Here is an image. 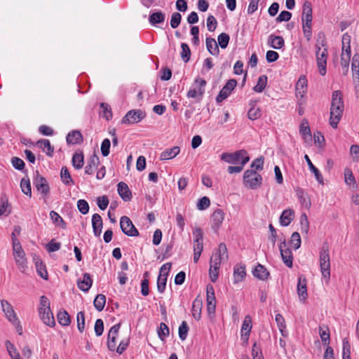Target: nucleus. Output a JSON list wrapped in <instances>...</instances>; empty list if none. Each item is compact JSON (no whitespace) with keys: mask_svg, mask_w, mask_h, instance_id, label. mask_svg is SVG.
I'll use <instances>...</instances> for the list:
<instances>
[{"mask_svg":"<svg viewBox=\"0 0 359 359\" xmlns=\"http://www.w3.org/2000/svg\"><path fill=\"white\" fill-rule=\"evenodd\" d=\"M106 303V297L102 294H99L94 299L93 304L98 311L103 310Z\"/></svg>","mask_w":359,"mask_h":359,"instance_id":"obj_46","label":"nucleus"},{"mask_svg":"<svg viewBox=\"0 0 359 359\" xmlns=\"http://www.w3.org/2000/svg\"><path fill=\"white\" fill-rule=\"evenodd\" d=\"M22 191L27 196H32V189L29 178H22L20 182Z\"/></svg>","mask_w":359,"mask_h":359,"instance_id":"obj_50","label":"nucleus"},{"mask_svg":"<svg viewBox=\"0 0 359 359\" xmlns=\"http://www.w3.org/2000/svg\"><path fill=\"white\" fill-rule=\"evenodd\" d=\"M168 276V273H159L157 280V290L160 293L164 292L165 290Z\"/></svg>","mask_w":359,"mask_h":359,"instance_id":"obj_44","label":"nucleus"},{"mask_svg":"<svg viewBox=\"0 0 359 359\" xmlns=\"http://www.w3.org/2000/svg\"><path fill=\"white\" fill-rule=\"evenodd\" d=\"M279 249L280 251V255L282 259L285 264L291 268L292 266L293 257L291 250L287 248V243L284 240L280 243L279 245Z\"/></svg>","mask_w":359,"mask_h":359,"instance_id":"obj_16","label":"nucleus"},{"mask_svg":"<svg viewBox=\"0 0 359 359\" xmlns=\"http://www.w3.org/2000/svg\"><path fill=\"white\" fill-rule=\"evenodd\" d=\"M320 266L322 276L325 278L330 279V260L329 255V247L324 243L320 252Z\"/></svg>","mask_w":359,"mask_h":359,"instance_id":"obj_5","label":"nucleus"},{"mask_svg":"<svg viewBox=\"0 0 359 359\" xmlns=\"http://www.w3.org/2000/svg\"><path fill=\"white\" fill-rule=\"evenodd\" d=\"M300 226L302 232L307 234L309 229V222L305 213L302 214L300 217Z\"/></svg>","mask_w":359,"mask_h":359,"instance_id":"obj_57","label":"nucleus"},{"mask_svg":"<svg viewBox=\"0 0 359 359\" xmlns=\"http://www.w3.org/2000/svg\"><path fill=\"white\" fill-rule=\"evenodd\" d=\"M252 274L254 276L257 278L259 280H266L270 273L267 271V269L262 264H259L252 271Z\"/></svg>","mask_w":359,"mask_h":359,"instance_id":"obj_31","label":"nucleus"},{"mask_svg":"<svg viewBox=\"0 0 359 359\" xmlns=\"http://www.w3.org/2000/svg\"><path fill=\"white\" fill-rule=\"evenodd\" d=\"M344 111V102L342 94L339 90H335L332 93L330 107V124L337 128Z\"/></svg>","mask_w":359,"mask_h":359,"instance_id":"obj_2","label":"nucleus"},{"mask_svg":"<svg viewBox=\"0 0 359 359\" xmlns=\"http://www.w3.org/2000/svg\"><path fill=\"white\" fill-rule=\"evenodd\" d=\"M290 243L293 245L294 250H297L301 246V238L298 232H294L291 236Z\"/></svg>","mask_w":359,"mask_h":359,"instance_id":"obj_61","label":"nucleus"},{"mask_svg":"<svg viewBox=\"0 0 359 359\" xmlns=\"http://www.w3.org/2000/svg\"><path fill=\"white\" fill-rule=\"evenodd\" d=\"M36 145L41 149L46 154L49 156H52L54 148L51 146L50 142L48 140H39L36 142Z\"/></svg>","mask_w":359,"mask_h":359,"instance_id":"obj_35","label":"nucleus"},{"mask_svg":"<svg viewBox=\"0 0 359 359\" xmlns=\"http://www.w3.org/2000/svg\"><path fill=\"white\" fill-rule=\"evenodd\" d=\"M296 194L302 205L304 206L306 208L311 207V203L309 198V196L302 188L298 187L296 189Z\"/></svg>","mask_w":359,"mask_h":359,"instance_id":"obj_33","label":"nucleus"},{"mask_svg":"<svg viewBox=\"0 0 359 359\" xmlns=\"http://www.w3.org/2000/svg\"><path fill=\"white\" fill-rule=\"evenodd\" d=\"M246 276L245 266L236 264L233 268V283H238L244 280Z\"/></svg>","mask_w":359,"mask_h":359,"instance_id":"obj_26","label":"nucleus"},{"mask_svg":"<svg viewBox=\"0 0 359 359\" xmlns=\"http://www.w3.org/2000/svg\"><path fill=\"white\" fill-rule=\"evenodd\" d=\"M84 163V156L83 152H76L72 156V165L76 170H79L83 168Z\"/></svg>","mask_w":359,"mask_h":359,"instance_id":"obj_39","label":"nucleus"},{"mask_svg":"<svg viewBox=\"0 0 359 359\" xmlns=\"http://www.w3.org/2000/svg\"><path fill=\"white\" fill-rule=\"evenodd\" d=\"M252 327L251 317L248 315L245 317L241 327V337L242 339L245 342H248L249 339Z\"/></svg>","mask_w":359,"mask_h":359,"instance_id":"obj_19","label":"nucleus"},{"mask_svg":"<svg viewBox=\"0 0 359 359\" xmlns=\"http://www.w3.org/2000/svg\"><path fill=\"white\" fill-rule=\"evenodd\" d=\"M189 327L186 321H182L179 327V337L181 340L184 341L187 339Z\"/></svg>","mask_w":359,"mask_h":359,"instance_id":"obj_54","label":"nucleus"},{"mask_svg":"<svg viewBox=\"0 0 359 359\" xmlns=\"http://www.w3.org/2000/svg\"><path fill=\"white\" fill-rule=\"evenodd\" d=\"M294 218V212L292 209L285 210L280 217V224L283 226H288Z\"/></svg>","mask_w":359,"mask_h":359,"instance_id":"obj_28","label":"nucleus"},{"mask_svg":"<svg viewBox=\"0 0 359 359\" xmlns=\"http://www.w3.org/2000/svg\"><path fill=\"white\" fill-rule=\"evenodd\" d=\"M230 37L226 33H222L218 36L217 40L219 46L222 48H226L229 44Z\"/></svg>","mask_w":359,"mask_h":359,"instance_id":"obj_59","label":"nucleus"},{"mask_svg":"<svg viewBox=\"0 0 359 359\" xmlns=\"http://www.w3.org/2000/svg\"><path fill=\"white\" fill-rule=\"evenodd\" d=\"M299 133L302 135L305 141L311 140V133L307 121L301 123L299 126Z\"/></svg>","mask_w":359,"mask_h":359,"instance_id":"obj_43","label":"nucleus"},{"mask_svg":"<svg viewBox=\"0 0 359 359\" xmlns=\"http://www.w3.org/2000/svg\"><path fill=\"white\" fill-rule=\"evenodd\" d=\"M77 327L80 332H83L85 329V313L84 311H80L77 313Z\"/></svg>","mask_w":359,"mask_h":359,"instance_id":"obj_58","label":"nucleus"},{"mask_svg":"<svg viewBox=\"0 0 359 359\" xmlns=\"http://www.w3.org/2000/svg\"><path fill=\"white\" fill-rule=\"evenodd\" d=\"M267 76L262 75L259 77L257 85L253 88V90L257 93H262L266 86Z\"/></svg>","mask_w":359,"mask_h":359,"instance_id":"obj_47","label":"nucleus"},{"mask_svg":"<svg viewBox=\"0 0 359 359\" xmlns=\"http://www.w3.org/2000/svg\"><path fill=\"white\" fill-rule=\"evenodd\" d=\"M306 283L305 277L300 276L299 278L297 290L300 301L304 302L308 297Z\"/></svg>","mask_w":359,"mask_h":359,"instance_id":"obj_20","label":"nucleus"},{"mask_svg":"<svg viewBox=\"0 0 359 359\" xmlns=\"http://www.w3.org/2000/svg\"><path fill=\"white\" fill-rule=\"evenodd\" d=\"M210 205V201L208 197L203 196L198 200L197 208L200 210L207 209Z\"/></svg>","mask_w":359,"mask_h":359,"instance_id":"obj_62","label":"nucleus"},{"mask_svg":"<svg viewBox=\"0 0 359 359\" xmlns=\"http://www.w3.org/2000/svg\"><path fill=\"white\" fill-rule=\"evenodd\" d=\"M40 319L48 326L53 327L55 325L53 314L50 310L49 299L44 295L40 297L39 307L38 309Z\"/></svg>","mask_w":359,"mask_h":359,"instance_id":"obj_3","label":"nucleus"},{"mask_svg":"<svg viewBox=\"0 0 359 359\" xmlns=\"http://www.w3.org/2000/svg\"><path fill=\"white\" fill-rule=\"evenodd\" d=\"M302 19L312 20V7L309 1H306L303 5V11Z\"/></svg>","mask_w":359,"mask_h":359,"instance_id":"obj_48","label":"nucleus"},{"mask_svg":"<svg viewBox=\"0 0 359 359\" xmlns=\"http://www.w3.org/2000/svg\"><path fill=\"white\" fill-rule=\"evenodd\" d=\"M57 318L58 323L62 326H68L71 323L70 316L65 310L60 311Z\"/></svg>","mask_w":359,"mask_h":359,"instance_id":"obj_41","label":"nucleus"},{"mask_svg":"<svg viewBox=\"0 0 359 359\" xmlns=\"http://www.w3.org/2000/svg\"><path fill=\"white\" fill-rule=\"evenodd\" d=\"M60 177L62 182L65 185H72L74 184V181L72 179L71 175L69 172V170L67 167H62L60 172Z\"/></svg>","mask_w":359,"mask_h":359,"instance_id":"obj_45","label":"nucleus"},{"mask_svg":"<svg viewBox=\"0 0 359 359\" xmlns=\"http://www.w3.org/2000/svg\"><path fill=\"white\" fill-rule=\"evenodd\" d=\"M268 44L274 49H280L284 46L285 41L282 36L271 34L268 37Z\"/></svg>","mask_w":359,"mask_h":359,"instance_id":"obj_29","label":"nucleus"},{"mask_svg":"<svg viewBox=\"0 0 359 359\" xmlns=\"http://www.w3.org/2000/svg\"><path fill=\"white\" fill-rule=\"evenodd\" d=\"M145 117V113L140 109H132L127 112L121 120L124 124H134L140 122Z\"/></svg>","mask_w":359,"mask_h":359,"instance_id":"obj_9","label":"nucleus"},{"mask_svg":"<svg viewBox=\"0 0 359 359\" xmlns=\"http://www.w3.org/2000/svg\"><path fill=\"white\" fill-rule=\"evenodd\" d=\"M77 208L79 212L83 215L87 214L89 211L88 203L83 199H80L77 201Z\"/></svg>","mask_w":359,"mask_h":359,"instance_id":"obj_63","label":"nucleus"},{"mask_svg":"<svg viewBox=\"0 0 359 359\" xmlns=\"http://www.w3.org/2000/svg\"><path fill=\"white\" fill-rule=\"evenodd\" d=\"M262 181V176L254 170H247L243 175V184L252 189L258 188Z\"/></svg>","mask_w":359,"mask_h":359,"instance_id":"obj_6","label":"nucleus"},{"mask_svg":"<svg viewBox=\"0 0 359 359\" xmlns=\"http://www.w3.org/2000/svg\"><path fill=\"white\" fill-rule=\"evenodd\" d=\"M221 160L231 164L245 165L249 161L250 157L245 150L241 149L234 153H223L221 155Z\"/></svg>","mask_w":359,"mask_h":359,"instance_id":"obj_4","label":"nucleus"},{"mask_svg":"<svg viewBox=\"0 0 359 359\" xmlns=\"http://www.w3.org/2000/svg\"><path fill=\"white\" fill-rule=\"evenodd\" d=\"M50 217L54 224L60 226L62 229H65L67 228L65 222L55 211L51 210L50 212Z\"/></svg>","mask_w":359,"mask_h":359,"instance_id":"obj_40","label":"nucleus"},{"mask_svg":"<svg viewBox=\"0 0 359 359\" xmlns=\"http://www.w3.org/2000/svg\"><path fill=\"white\" fill-rule=\"evenodd\" d=\"M68 144H79L82 142L83 137L81 133L78 130H73L69 133L66 137Z\"/></svg>","mask_w":359,"mask_h":359,"instance_id":"obj_37","label":"nucleus"},{"mask_svg":"<svg viewBox=\"0 0 359 359\" xmlns=\"http://www.w3.org/2000/svg\"><path fill=\"white\" fill-rule=\"evenodd\" d=\"M307 79L305 75L299 76L295 86L297 97H304L307 90Z\"/></svg>","mask_w":359,"mask_h":359,"instance_id":"obj_18","label":"nucleus"},{"mask_svg":"<svg viewBox=\"0 0 359 359\" xmlns=\"http://www.w3.org/2000/svg\"><path fill=\"white\" fill-rule=\"evenodd\" d=\"M100 163L99 157L96 154L92 155L87 162V165L85 167V173L87 175H93L95 169L97 168Z\"/></svg>","mask_w":359,"mask_h":359,"instance_id":"obj_25","label":"nucleus"},{"mask_svg":"<svg viewBox=\"0 0 359 359\" xmlns=\"http://www.w3.org/2000/svg\"><path fill=\"white\" fill-rule=\"evenodd\" d=\"M194 84L196 86L193 88H190L187 95L189 98H195L196 99V102H200L205 93L206 81L203 79L197 77L194 81Z\"/></svg>","mask_w":359,"mask_h":359,"instance_id":"obj_7","label":"nucleus"},{"mask_svg":"<svg viewBox=\"0 0 359 359\" xmlns=\"http://www.w3.org/2000/svg\"><path fill=\"white\" fill-rule=\"evenodd\" d=\"M1 308L5 313L7 319L11 322L13 325H18L19 320L16 316V314L11 305V304L6 300L1 301Z\"/></svg>","mask_w":359,"mask_h":359,"instance_id":"obj_15","label":"nucleus"},{"mask_svg":"<svg viewBox=\"0 0 359 359\" xmlns=\"http://www.w3.org/2000/svg\"><path fill=\"white\" fill-rule=\"evenodd\" d=\"M227 258V248L224 243H221L218 246L217 252L212 255L210 264L212 265V267H215V270L219 269L222 261Z\"/></svg>","mask_w":359,"mask_h":359,"instance_id":"obj_8","label":"nucleus"},{"mask_svg":"<svg viewBox=\"0 0 359 359\" xmlns=\"http://www.w3.org/2000/svg\"><path fill=\"white\" fill-rule=\"evenodd\" d=\"M11 212V207L7 198H1L0 204V216L4 215H8Z\"/></svg>","mask_w":359,"mask_h":359,"instance_id":"obj_51","label":"nucleus"},{"mask_svg":"<svg viewBox=\"0 0 359 359\" xmlns=\"http://www.w3.org/2000/svg\"><path fill=\"white\" fill-rule=\"evenodd\" d=\"M319 334L324 345H328L330 342L329 328L327 326L319 327Z\"/></svg>","mask_w":359,"mask_h":359,"instance_id":"obj_42","label":"nucleus"},{"mask_svg":"<svg viewBox=\"0 0 359 359\" xmlns=\"http://www.w3.org/2000/svg\"><path fill=\"white\" fill-rule=\"evenodd\" d=\"M25 254L22 248L13 250V256L15 260L21 270H24L27 267V259L25 257Z\"/></svg>","mask_w":359,"mask_h":359,"instance_id":"obj_21","label":"nucleus"},{"mask_svg":"<svg viewBox=\"0 0 359 359\" xmlns=\"http://www.w3.org/2000/svg\"><path fill=\"white\" fill-rule=\"evenodd\" d=\"M252 355L253 359H264V356L260 347L255 343L252 348Z\"/></svg>","mask_w":359,"mask_h":359,"instance_id":"obj_64","label":"nucleus"},{"mask_svg":"<svg viewBox=\"0 0 359 359\" xmlns=\"http://www.w3.org/2000/svg\"><path fill=\"white\" fill-rule=\"evenodd\" d=\"M117 191L121 198L125 201H129L132 198V193L128 186L123 182H121L117 185Z\"/></svg>","mask_w":359,"mask_h":359,"instance_id":"obj_24","label":"nucleus"},{"mask_svg":"<svg viewBox=\"0 0 359 359\" xmlns=\"http://www.w3.org/2000/svg\"><path fill=\"white\" fill-rule=\"evenodd\" d=\"M93 285V279L88 273H85L83 275V280L78 279L77 286L78 287L83 291L88 292Z\"/></svg>","mask_w":359,"mask_h":359,"instance_id":"obj_23","label":"nucleus"},{"mask_svg":"<svg viewBox=\"0 0 359 359\" xmlns=\"http://www.w3.org/2000/svg\"><path fill=\"white\" fill-rule=\"evenodd\" d=\"M202 306V299L196 297L192 304V316L196 320H199L201 318Z\"/></svg>","mask_w":359,"mask_h":359,"instance_id":"obj_32","label":"nucleus"},{"mask_svg":"<svg viewBox=\"0 0 359 359\" xmlns=\"http://www.w3.org/2000/svg\"><path fill=\"white\" fill-rule=\"evenodd\" d=\"M121 327V323L112 326L109 331L107 337V348L111 351H114L116 346V337Z\"/></svg>","mask_w":359,"mask_h":359,"instance_id":"obj_14","label":"nucleus"},{"mask_svg":"<svg viewBox=\"0 0 359 359\" xmlns=\"http://www.w3.org/2000/svg\"><path fill=\"white\" fill-rule=\"evenodd\" d=\"M165 14L161 11L151 13L149 17V22L151 25L162 23L165 21Z\"/></svg>","mask_w":359,"mask_h":359,"instance_id":"obj_34","label":"nucleus"},{"mask_svg":"<svg viewBox=\"0 0 359 359\" xmlns=\"http://www.w3.org/2000/svg\"><path fill=\"white\" fill-rule=\"evenodd\" d=\"M180 151L179 147H173L172 148L166 149L160 155L161 161L170 160L175 158Z\"/></svg>","mask_w":359,"mask_h":359,"instance_id":"obj_30","label":"nucleus"},{"mask_svg":"<svg viewBox=\"0 0 359 359\" xmlns=\"http://www.w3.org/2000/svg\"><path fill=\"white\" fill-rule=\"evenodd\" d=\"M102 219L101 216L95 213L92 217V226L93 229V233L95 236H100L102 229Z\"/></svg>","mask_w":359,"mask_h":359,"instance_id":"obj_27","label":"nucleus"},{"mask_svg":"<svg viewBox=\"0 0 359 359\" xmlns=\"http://www.w3.org/2000/svg\"><path fill=\"white\" fill-rule=\"evenodd\" d=\"M224 219V212L222 209L215 210L212 216V228L215 231H217L220 227Z\"/></svg>","mask_w":359,"mask_h":359,"instance_id":"obj_17","label":"nucleus"},{"mask_svg":"<svg viewBox=\"0 0 359 359\" xmlns=\"http://www.w3.org/2000/svg\"><path fill=\"white\" fill-rule=\"evenodd\" d=\"M182 20V15L180 13L175 12L172 14L170 20V26L172 28H177Z\"/></svg>","mask_w":359,"mask_h":359,"instance_id":"obj_60","label":"nucleus"},{"mask_svg":"<svg viewBox=\"0 0 359 359\" xmlns=\"http://www.w3.org/2000/svg\"><path fill=\"white\" fill-rule=\"evenodd\" d=\"M36 268L38 274L44 280L48 279V272L46 271V268L45 264L41 260H37L36 262Z\"/></svg>","mask_w":359,"mask_h":359,"instance_id":"obj_49","label":"nucleus"},{"mask_svg":"<svg viewBox=\"0 0 359 359\" xmlns=\"http://www.w3.org/2000/svg\"><path fill=\"white\" fill-rule=\"evenodd\" d=\"M206 302L208 313L210 315L214 314L215 313L216 298L214 287L210 284H208L206 287Z\"/></svg>","mask_w":359,"mask_h":359,"instance_id":"obj_12","label":"nucleus"},{"mask_svg":"<svg viewBox=\"0 0 359 359\" xmlns=\"http://www.w3.org/2000/svg\"><path fill=\"white\" fill-rule=\"evenodd\" d=\"M315 50L319 73L320 75L325 76L327 72L328 50L325 36L323 32L319 33L318 35Z\"/></svg>","mask_w":359,"mask_h":359,"instance_id":"obj_1","label":"nucleus"},{"mask_svg":"<svg viewBox=\"0 0 359 359\" xmlns=\"http://www.w3.org/2000/svg\"><path fill=\"white\" fill-rule=\"evenodd\" d=\"M343 359H351V345L347 338L343 339Z\"/></svg>","mask_w":359,"mask_h":359,"instance_id":"obj_56","label":"nucleus"},{"mask_svg":"<svg viewBox=\"0 0 359 359\" xmlns=\"http://www.w3.org/2000/svg\"><path fill=\"white\" fill-rule=\"evenodd\" d=\"M182 51L180 53L181 57L184 62H187L190 60L191 50L189 46L182 43L181 44Z\"/></svg>","mask_w":359,"mask_h":359,"instance_id":"obj_52","label":"nucleus"},{"mask_svg":"<svg viewBox=\"0 0 359 359\" xmlns=\"http://www.w3.org/2000/svg\"><path fill=\"white\" fill-rule=\"evenodd\" d=\"M120 226L122 231L128 236H139V231L135 228L130 219L127 216L121 217Z\"/></svg>","mask_w":359,"mask_h":359,"instance_id":"obj_10","label":"nucleus"},{"mask_svg":"<svg viewBox=\"0 0 359 359\" xmlns=\"http://www.w3.org/2000/svg\"><path fill=\"white\" fill-rule=\"evenodd\" d=\"M351 68L353 76L355 80V88L357 92L359 91V55H355L352 60Z\"/></svg>","mask_w":359,"mask_h":359,"instance_id":"obj_22","label":"nucleus"},{"mask_svg":"<svg viewBox=\"0 0 359 359\" xmlns=\"http://www.w3.org/2000/svg\"><path fill=\"white\" fill-rule=\"evenodd\" d=\"M100 108L102 109V116L107 121L112 118V111L111 107L104 102L100 104Z\"/></svg>","mask_w":359,"mask_h":359,"instance_id":"obj_53","label":"nucleus"},{"mask_svg":"<svg viewBox=\"0 0 359 359\" xmlns=\"http://www.w3.org/2000/svg\"><path fill=\"white\" fill-rule=\"evenodd\" d=\"M262 116V111L259 107H252L248 112V117L250 120L255 121Z\"/></svg>","mask_w":359,"mask_h":359,"instance_id":"obj_55","label":"nucleus"},{"mask_svg":"<svg viewBox=\"0 0 359 359\" xmlns=\"http://www.w3.org/2000/svg\"><path fill=\"white\" fill-rule=\"evenodd\" d=\"M206 46L208 52L212 55H218L219 49L216 41L213 38L208 37L206 39Z\"/></svg>","mask_w":359,"mask_h":359,"instance_id":"obj_38","label":"nucleus"},{"mask_svg":"<svg viewBox=\"0 0 359 359\" xmlns=\"http://www.w3.org/2000/svg\"><path fill=\"white\" fill-rule=\"evenodd\" d=\"M237 85V81L236 79H229L224 86L222 88L219 93L216 97L217 102H222L224 100L227 98L232 90L235 88Z\"/></svg>","mask_w":359,"mask_h":359,"instance_id":"obj_11","label":"nucleus"},{"mask_svg":"<svg viewBox=\"0 0 359 359\" xmlns=\"http://www.w3.org/2000/svg\"><path fill=\"white\" fill-rule=\"evenodd\" d=\"M304 158L308 164L309 170L314 174L316 180L320 184H323V177L319 170L314 166L307 154L304 156Z\"/></svg>","mask_w":359,"mask_h":359,"instance_id":"obj_36","label":"nucleus"},{"mask_svg":"<svg viewBox=\"0 0 359 359\" xmlns=\"http://www.w3.org/2000/svg\"><path fill=\"white\" fill-rule=\"evenodd\" d=\"M34 184L41 194L44 196H47L50 192V187L46 178L39 175V172H36V177L34 180Z\"/></svg>","mask_w":359,"mask_h":359,"instance_id":"obj_13","label":"nucleus"}]
</instances>
